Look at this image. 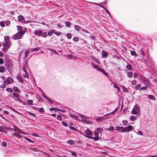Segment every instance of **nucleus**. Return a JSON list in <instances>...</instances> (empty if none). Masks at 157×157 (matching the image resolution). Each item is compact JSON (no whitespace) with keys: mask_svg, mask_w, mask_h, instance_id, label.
I'll list each match as a JSON object with an SVG mask.
<instances>
[{"mask_svg":"<svg viewBox=\"0 0 157 157\" xmlns=\"http://www.w3.org/2000/svg\"><path fill=\"white\" fill-rule=\"evenodd\" d=\"M71 23L69 21H66L65 22V25L67 27H70L71 26Z\"/></svg>","mask_w":157,"mask_h":157,"instance_id":"nucleus-36","label":"nucleus"},{"mask_svg":"<svg viewBox=\"0 0 157 157\" xmlns=\"http://www.w3.org/2000/svg\"><path fill=\"white\" fill-rule=\"evenodd\" d=\"M2 145L4 147H6L7 146V144L6 142L3 141L2 143Z\"/></svg>","mask_w":157,"mask_h":157,"instance_id":"nucleus-64","label":"nucleus"},{"mask_svg":"<svg viewBox=\"0 0 157 157\" xmlns=\"http://www.w3.org/2000/svg\"><path fill=\"white\" fill-rule=\"evenodd\" d=\"M66 111L59 108H56L55 112L60 111L62 112H64Z\"/></svg>","mask_w":157,"mask_h":157,"instance_id":"nucleus-33","label":"nucleus"},{"mask_svg":"<svg viewBox=\"0 0 157 157\" xmlns=\"http://www.w3.org/2000/svg\"><path fill=\"white\" fill-rule=\"evenodd\" d=\"M4 60L2 58H0V64H2L4 63Z\"/></svg>","mask_w":157,"mask_h":157,"instance_id":"nucleus-63","label":"nucleus"},{"mask_svg":"<svg viewBox=\"0 0 157 157\" xmlns=\"http://www.w3.org/2000/svg\"><path fill=\"white\" fill-rule=\"evenodd\" d=\"M13 79L11 77H8L4 81V83L6 84H10L11 83L13 82Z\"/></svg>","mask_w":157,"mask_h":157,"instance_id":"nucleus-3","label":"nucleus"},{"mask_svg":"<svg viewBox=\"0 0 157 157\" xmlns=\"http://www.w3.org/2000/svg\"><path fill=\"white\" fill-rule=\"evenodd\" d=\"M140 78L143 83L147 86L150 87L151 86V84L149 80L145 77L142 75H140Z\"/></svg>","mask_w":157,"mask_h":157,"instance_id":"nucleus-2","label":"nucleus"},{"mask_svg":"<svg viewBox=\"0 0 157 157\" xmlns=\"http://www.w3.org/2000/svg\"><path fill=\"white\" fill-rule=\"evenodd\" d=\"M5 68L4 66H1L0 67V72H4L5 71Z\"/></svg>","mask_w":157,"mask_h":157,"instance_id":"nucleus-23","label":"nucleus"},{"mask_svg":"<svg viewBox=\"0 0 157 157\" xmlns=\"http://www.w3.org/2000/svg\"><path fill=\"white\" fill-rule=\"evenodd\" d=\"M10 128L6 126H0V132H3L5 133H6V132L5 131L7 130L8 129Z\"/></svg>","mask_w":157,"mask_h":157,"instance_id":"nucleus-10","label":"nucleus"},{"mask_svg":"<svg viewBox=\"0 0 157 157\" xmlns=\"http://www.w3.org/2000/svg\"><path fill=\"white\" fill-rule=\"evenodd\" d=\"M0 25L2 27H5V22L4 21H2L0 22Z\"/></svg>","mask_w":157,"mask_h":157,"instance_id":"nucleus-46","label":"nucleus"},{"mask_svg":"<svg viewBox=\"0 0 157 157\" xmlns=\"http://www.w3.org/2000/svg\"><path fill=\"white\" fill-rule=\"evenodd\" d=\"M93 67L94 68L96 69L97 70H98L99 68L95 64H93Z\"/></svg>","mask_w":157,"mask_h":157,"instance_id":"nucleus-59","label":"nucleus"},{"mask_svg":"<svg viewBox=\"0 0 157 157\" xmlns=\"http://www.w3.org/2000/svg\"><path fill=\"white\" fill-rule=\"evenodd\" d=\"M11 44L10 41H6L3 44V45L4 47H7L8 48H10V46Z\"/></svg>","mask_w":157,"mask_h":157,"instance_id":"nucleus-14","label":"nucleus"},{"mask_svg":"<svg viewBox=\"0 0 157 157\" xmlns=\"http://www.w3.org/2000/svg\"><path fill=\"white\" fill-rule=\"evenodd\" d=\"M67 37L68 39H71V38L72 36L70 33H67Z\"/></svg>","mask_w":157,"mask_h":157,"instance_id":"nucleus-48","label":"nucleus"},{"mask_svg":"<svg viewBox=\"0 0 157 157\" xmlns=\"http://www.w3.org/2000/svg\"><path fill=\"white\" fill-rule=\"evenodd\" d=\"M12 95H11V97L13 98H14L13 97H15L16 98H20V95L18 94L15 92H13L12 93Z\"/></svg>","mask_w":157,"mask_h":157,"instance_id":"nucleus-15","label":"nucleus"},{"mask_svg":"<svg viewBox=\"0 0 157 157\" xmlns=\"http://www.w3.org/2000/svg\"><path fill=\"white\" fill-rule=\"evenodd\" d=\"M21 38V37L17 33L13 36V37L12 38L14 40H18L20 39Z\"/></svg>","mask_w":157,"mask_h":157,"instance_id":"nucleus-17","label":"nucleus"},{"mask_svg":"<svg viewBox=\"0 0 157 157\" xmlns=\"http://www.w3.org/2000/svg\"><path fill=\"white\" fill-rule=\"evenodd\" d=\"M29 50H28V49H26L25 50V56H24L25 59L28 56V55L29 54Z\"/></svg>","mask_w":157,"mask_h":157,"instance_id":"nucleus-22","label":"nucleus"},{"mask_svg":"<svg viewBox=\"0 0 157 157\" xmlns=\"http://www.w3.org/2000/svg\"><path fill=\"white\" fill-rule=\"evenodd\" d=\"M67 143L70 145H72L74 144V142L72 140H69L67 141Z\"/></svg>","mask_w":157,"mask_h":157,"instance_id":"nucleus-35","label":"nucleus"},{"mask_svg":"<svg viewBox=\"0 0 157 157\" xmlns=\"http://www.w3.org/2000/svg\"><path fill=\"white\" fill-rule=\"evenodd\" d=\"M6 91L8 92H13V90L12 88H7L6 90Z\"/></svg>","mask_w":157,"mask_h":157,"instance_id":"nucleus-44","label":"nucleus"},{"mask_svg":"<svg viewBox=\"0 0 157 157\" xmlns=\"http://www.w3.org/2000/svg\"><path fill=\"white\" fill-rule=\"evenodd\" d=\"M24 139L28 141L30 143H34V141L31 140L30 139L27 138V137H25L24 138Z\"/></svg>","mask_w":157,"mask_h":157,"instance_id":"nucleus-42","label":"nucleus"},{"mask_svg":"<svg viewBox=\"0 0 157 157\" xmlns=\"http://www.w3.org/2000/svg\"><path fill=\"white\" fill-rule=\"evenodd\" d=\"M25 19V17L21 15H19L18 17V21L21 22Z\"/></svg>","mask_w":157,"mask_h":157,"instance_id":"nucleus-18","label":"nucleus"},{"mask_svg":"<svg viewBox=\"0 0 157 157\" xmlns=\"http://www.w3.org/2000/svg\"><path fill=\"white\" fill-rule=\"evenodd\" d=\"M17 30L19 31H22L23 28L20 26H17Z\"/></svg>","mask_w":157,"mask_h":157,"instance_id":"nucleus-52","label":"nucleus"},{"mask_svg":"<svg viewBox=\"0 0 157 157\" xmlns=\"http://www.w3.org/2000/svg\"><path fill=\"white\" fill-rule=\"evenodd\" d=\"M92 59L94 60V61L98 63H100L99 62V60L98 59L94 56H91Z\"/></svg>","mask_w":157,"mask_h":157,"instance_id":"nucleus-20","label":"nucleus"},{"mask_svg":"<svg viewBox=\"0 0 157 157\" xmlns=\"http://www.w3.org/2000/svg\"><path fill=\"white\" fill-rule=\"evenodd\" d=\"M54 29H52L50 31L48 32V35L49 36H51L53 35V33Z\"/></svg>","mask_w":157,"mask_h":157,"instance_id":"nucleus-28","label":"nucleus"},{"mask_svg":"<svg viewBox=\"0 0 157 157\" xmlns=\"http://www.w3.org/2000/svg\"><path fill=\"white\" fill-rule=\"evenodd\" d=\"M32 107L35 110H38L40 113H44V110L43 107L40 108H37L34 106H33Z\"/></svg>","mask_w":157,"mask_h":157,"instance_id":"nucleus-12","label":"nucleus"},{"mask_svg":"<svg viewBox=\"0 0 157 157\" xmlns=\"http://www.w3.org/2000/svg\"><path fill=\"white\" fill-rule=\"evenodd\" d=\"M85 133L86 134V136H91L93 135V132L90 131V130L88 129L85 131ZM85 135L84 136H85Z\"/></svg>","mask_w":157,"mask_h":157,"instance_id":"nucleus-13","label":"nucleus"},{"mask_svg":"<svg viewBox=\"0 0 157 157\" xmlns=\"http://www.w3.org/2000/svg\"><path fill=\"white\" fill-rule=\"evenodd\" d=\"M98 71H99L101 73H102L104 75H105L106 76H109L108 74L107 73L105 72L104 70L103 69L100 68H99Z\"/></svg>","mask_w":157,"mask_h":157,"instance_id":"nucleus-16","label":"nucleus"},{"mask_svg":"<svg viewBox=\"0 0 157 157\" xmlns=\"http://www.w3.org/2000/svg\"><path fill=\"white\" fill-rule=\"evenodd\" d=\"M140 53H141V55L143 56H144L145 55V53L144 52V50L142 49H141L140 50Z\"/></svg>","mask_w":157,"mask_h":157,"instance_id":"nucleus-50","label":"nucleus"},{"mask_svg":"<svg viewBox=\"0 0 157 157\" xmlns=\"http://www.w3.org/2000/svg\"><path fill=\"white\" fill-rule=\"evenodd\" d=\"M25 33V31H20L19 32H17V33L21 37Z\"/></svg>","mask_w":157,"mask_h":157,"instance_id":"nucleus-26","label":"nucleus"},{"mask_svg":"<svg viewBox=\"0 0 157 157\" xmlns=\"http://www.w3.org/2000/svg\"><path fill=\"white\" fill-rule=\"evenodd\" d=\"M53 32L55 35L57 36H59L61 34H62L60 32L55 31L54 30V32Z\"/></svg>","mask_w":157,"mask_h":157,"instance_id":"nucleus-31","label":"nucleus"},{"mask_svg":"<svg viewBox=\"0 0 157 157\" xmlns=\"http://www.w3.org/2000/svg\"><path fill=\"white\" fill-rule=\"evenodd\" d=\"M131 54L132 56H134L135 57L137 56V55L136 54L135 51H130Z\"/></svg>","mask_w":157,"mask_h":157,"instance_id":"nucleus-25","label":"nucleus"},{"mask_svg":"<svg viewBox=\"0 0 157 157\" xmlns=\"http://www.w3.org/2000/svg\"><path fill=\"white\" fill-rule=\"evenodd\" d=\"M33 101L32 100H29L27 101V103L29 105H34L33 104Z\"/></svg>","mask_w":157,"mask_h":157,"instance_id":"nucleus-30","label":"nucleus"},{"mask_svg":"<svg viewBox=\"0 0 157 157\" xmlns=\"http://www.w3.org/2000/svg\"><path fill=\"white\" fill-rule=\"evenodd\" d=\"M34 33L35 35L38 37L41 36L43 34L42 31L40 30H35L34 31Z\"/></svg>","mask_w":157,"mask_h":157,"instance_id":"nucleus-5","label":"nucleus"},{"mask_svg":"<svg viewBox=\"0 0 157 157\" xmlns=\"http://www.w3.org/2000/svg\"><path fill=\"white\" fill-rule=\"evenodd\" d=\"M82 30L83 31V32H85V33H90V34H91L90 32H89L88 31H87L85 29H82Z\"/></svg>","mask_w":157,"mask_h":157,"instance_id":"nucleus-58","label":"nucleus"},{"mask_svg":"<svg viewBox=\"0 0 157 157\" xmlns=\"http://www.w3.org/2000/svg\"><path fill=\"white\" fill-rule=\"evenodd\" d=\"M17 78L18 80L21 83H23L24 80L22 78V76L20 73L18 74V75L17 76Z\"/></svg>","mask_w":157,"mask_h":157,"instance_id":"nucleus-9","label":"nucleus"},{"mask_svg":"<svg viewBox=\"0 0 157 157\" xmlns=\"http://www.w3.org/2000/svg\"><path fill=\"white\" fill-rule=\"evenodd\" d=\"M13 90L16 92L20 93L21 92V90L16 86H14L13 87Z\"/></svg>","mask_w":157,"mask_h":157,"instance_id":"nucleus-19","label":"nucleus"},{"mask_svg":"<svg viewBox=\"0 0 157 157\" xmlns=\"http://www.w3.org/2000/svg\"><path fill=\"white\" fill-rule=\"evenodd\" d=\"M41 36L43 37L44 38H46L47 36V33L46 32H44L43 33V34L42 35H41Z\"/></svg>","mask_w":157,"mask_h":157,"instance_id":"nucleus-40","label":"nucleus"},{"mask_svg":"<svg viewBox=\"0 0 157 157\" xmlns=\"http://www.w3.org/2000/svg\"><path fill=\"white\" fill-rule=\"evenodd\" d=\"M141 86V85L140 84H138L136 85L135 86V88L136 90H137L139 89Z\"/></svg>","mask_w":157,"mask_h":157,"instance_id":"nucleus-43","label":"nucleus"},{"mask_svg":"<svg viewBox=\"0 0 157 157\" xmlns=\"http://www.w3.org/2000/svg\"><path fill=\"white\" fill-rule=\"evenodd\" d=\"M73 41H74L75 42H77L78 41L79 39H78V38L77 37H74L73 38Z\"/></svg>","mask_w":157,"mask_h":157,"instance_id":"nucleus-49","label":"nucleus"},{"mask_svg":"<svg viewBox=\"0 0 157 157\" xmlns=\"http://www.w3.org/2000/svg\"><path fill=\"white\" fill-rule=\"evenodd\" d=\"M69 115L72 118L76 119L77 118V116L74 114H72L71 113H69Z\"/></svg>","mask_w":157,"mask_h":157,"instance_id":"nucleus-24","label":"nucleus"},{"mask_svg":"<svg viewBox=\"0 0 157 157\" xmlns=\"http://www.w3.org/2000/svg\"><path fill=\"white\" fill-rule=\"evenodd\" d=\"M6 86L5 84H3L0 86V87L2 88H6Z\"/></svg>","mask_w":157,"mask_h":157,"instance_id":"nucleus-61","label":"nucleus"},{"mask_svg":"<svg viewBox=\"0 0 157 157\" xmlns=\"http://www.w3.org/2000/svg\"><path fill=\"white\" fill-rule=\"evenodd\" d=\"M101 55L102 58H106L109 56V53L108 52H107L105 50H102V51Z\"/></svg>","mask_w":157,"mask_h":157,"instance_id":"nucleus-6","label":"nucleus"},{"mask_svg":"<svg viewBox=\"0 0 157 157\" xmlns=\"http://www.w3.org/2000/svg\"><path fill=\"white\" fill-rule=\"evenodd\" d=\"M13 135H15V136H17V137H19L20 138H21V136L19 134H18L17 133H14L13 134Z\"/></svg>","mask_w":157,"mask_h":157,"instance_id":"nucleus-45","label":"nucleus"},{"mask_svg":"<svg viewBox=\"0 0 157 157\" xmlns=\"http://www.w3.org/2000/svg\"><path fill=\"white\" fill-rule=\"evenodd\" d=\"M147 89V86H143L141 88H140L139 90H146Z\"/></svg>","mask_w":157,"mask_h":157,"instance_id":"nucleus-53","label":"nucleus"},{"mask_svg":"<svg viewBox=\"0 0 157 157\" xmlns=\"http://www.w3.org/2000/svg\"><path fill=\"white\" fill-rule=\"evenodd\" d=\"M131 113L133 114H136L137 113L136 110H134L132 109L131 111Z\"/></svg>","mask_w":157,"mask_h":157,"instance_id":"nucleus-62","label":"nucleus"},{"mask_svg":"<svg viewBox=\"0 0 157 157\" xmlns=\"http://www.w3.org/2000/svg\"><path fill=\"white\" fill-rule=\"evenodd\" d=\"M136 119H137V118L133 115L131 116L130 118V120L131 121H134L136 120Z\"/></svg>","mask_w":157,"mask_h":157,"instance_id":"nucleus-29","label":"nucleus"},{"mask_svg":"<svg viewBox=\"0 0 157 157\" xmlns=\"http://www.w3.org/2000/svg\"><path fill=\"white\" fill-rule=\"evenodd\" d=\"M94 134L95 136H99V134L98 132L95 131L94 132Z\"/></svg>","mask_w":157,"mask_h":157,"instance_id":"nucleus-54","label":"nucleus"},{"mask_svg":"<svg viewBox=\"0 0 157 157\" xmlns=\"http://www.w3.org/2000/svg\"><path fill=\"white\" fill-rule=\"evenodd\" d=\"M56 119L59 121H61L62 119L61 116L60 115H58Z\"/></svg>","mask_w":157,"mask_h":157,"instance_id":"nucleus-47","label":"nucleus"},{"mask_svg":"<svg viewBox=\"0 0 157 157\" xmlns=\"http://www.w3.org/2000/svg\"><path fill=\"white\" fill-rule=\"evenodd\" d=\"M97 131L98 132V133H100L103 131V130L101 128H97Z\"/></svg>","mask_w":157,"mask_h":157,"instance_id":"nucleus-34","label":"nucleus"},{"mask_svg":"<svg viewBox=\"0 0 157 157\" xmlns=\"http://www.w3.org/2000/svg\"><path fill=\"white\" fill-rule=\"evenodd\" d=\"M40 50V48L38 47H36L34 48H33L31 50V52L33 51H38Z\"/></svg>","mask_w":157,"mask_h":157,"instance_id":"nucleus-38","label":"nucleus"},{"mask_svg":"<svg viewBox=\"0 0 157 157\" xmlns=\"http://www.w3.org/2000/svg\"><path fill=\"white\" fill-rule=\"evenodd\" d=\"M10 24V21L9 20H7L6 21V25H8Z\"/></svg>","mask_w":157,"mask_h":157,"instance_id":"nucleus-60","label":"nucleus"},{"mask_svg":"<svg viewBox=\"0 0 157 157\" xmlns=\"http://www.w3.org/2000/svg\"><path fill=\"white\" fill-rule=\"evenodd\" d=\"M137 83V82L136 80L135 79H133L131 82V83L133 85H136Z\"/></svg>","mask_w":157,"mask_h":157,"instance_id":"nucleus-51","label":"nucleus"},{"mask_svg":"<svg viewBox=\"0 0 157 157\" xmlns=\"http://www.w3.org/2000/svg\"><path fill=\"white\" fill-rule=\"evenodd\" d=\"M133 128L132 126L131 125H129L127 127H124V130L123 131L126 132H128L131 131Z\"/></svg>","mask_w":157,"mask_h":157,"instance_id":"nucleus-7","label":"nucleus"},{"mask_svg":"<svg viewBox=\"0 0 157 157\" xmlns=\"http://www.w3.org/2000/svg\"><path fill=\"white\" fill-rule=\"evenodd\" d=\"M71 153L72 155L75 156H77V155L76 154V153L75 152L72 151L71 152Z\"/></svg>","mask_w":157,"mask_h":157,"instance_id":"nucleus-56","label":"nucleus"},{"mask_svg":"<svg viewBox=\"0 0 157 157\" xmlns=\"http://www.w3.org/2000/svg\"><path fill=\"white\" fill-rule=\"evenodd\" d=\"M5 66L8 71L10 73L12 72L13 66L11 60L9 58H6L5 60Z\"/></svg>","mask_w":157,"mask_h":157,"instance_id":"nucleus-1","label":"nucleus"},{"mask_svg":"<svg viewBox=\"0 0 157 157\" xmlns=\"http://www.w3.org/2000/svg\"><path fill=\"white\" fill-rule=\"evenodd\" d=\"M62 124L65 127H67L68 126V124L65 122L64 121H62Z\"/></svg>","mask_w":157,"mask_h":157,"instance_id":"nucleus-55","label":"nucleus"},{"mask_svg":"<svg viewBox=\"0 0 157 157\" xmlns=\"http://www.w3.org/2000/svg\"><path fill=\"white\" fill-rule=\"evenodd\" d=\"M74 29H75V30L77 31H79L80 29H81L82 30V28L79 26L76 25H75Z\"/></svg>","mask_w":157,"mask_h":157,"instance_id":"nucleus-21","label":"nucleus"},{"mask_svg":"<svg viewBox=\"0 0 157 157\" xmlns=\"http://www.w3.org/2000/svg\"><path fill=\"white\" fill-rule=\"evenodd\" d=\"M132 75L133 73L131 72H129L127 73V75L128 77L129 78H130L132 77Z\"/></svg>","mask_w":157,"mask_h":157,"instance_id":"nucleus-39","label":"nucleus"},{"mask_svg":"<svg viewBox=\"0 0 157 157\" xmlns=\"http://www.w3.org/2000/svg\"><path fill=\"white\" fill-rule=\"evenodd\" d=\"M126 68L129 70H131L132 68V67L130 64H128L126 66Z\"/></svg>","mask_w":157,"mask_h":157,"instance_id":"nucleus-32","label":"nucleus"},{"mask_svg":"<svg viewBox=\"0 0 157 157\" xmlns=\"http://www.w3.org/2000/svg\"><path fill=\"white\" fill-rule=\"evenodd\" d=\"M22 70L25 73V74H24V77L25 78H29V74L26 70L25 67V66L22 67Z\"/></svg>","mask_w":157,"mask_h":157,"instance_id":"nucleus-11","label":"nucleus"},{"mask_svg":"<svg viewBox=\"0 0 157 157\" xmlns=\"http://www.w3.org/2000/svg\"><path fill=\"white\" fill-rule=\"evenodd\" d=\"M47 100L49 102V103L50 104H53L54 102H53V101L52 100H51L48 98V99L47 98Z\"/></svg>","mask_w":157,"mask_h":157,"instance_id":"nucleus-57","label":"nucleus"},{"mask_svg":"<svg viewBox=\"0 0 157 157\" xmlns=\"http://www.w3.org/2000/svg\"><path fill=\"white\" fill-rule=\"evenodd\" d=\"M116 130L117 131H119V132H125L123 131L125 130L124 127H123V126L116 127Z\"/></svg>","mask_w":157,"mask_h":157,"instance_id":"nucleus-8","label":"nucleus"},{"mask_svg":"<svg viewBox=\"0 0 157 157\" xmlns=\"http://www.w3.org/2000/svg\"><path fill=\"white\" fill-rule=\"evenodd\" d=\"M148 98H150V99L153 100H155L156 99L155 96L152 95H149L148 96Z\"/></svg>","mask_w":157,"mask_h":157,"instance_id":"nucleus-27","label":"nucleus"},{"mask_svg":"<svg viewBox=\"0 0 157 157\" xmlns=\"http://www.w3.org/2000/svg\"><path fill=\"white\" fill-rule=\"evenodd\" d=\"M114 130V128L113 126H111L108 128V130L110 131H113Z\"/></svg>","mask_w":157,"mask_h":157,"instance_id":"nucleus-37","label":"nucleus"},{"mask_svg":"<svg viewBox=\"0 0 157 157\" xmlns=\"http://www.w3.org/2000/svg\"><path fill=\"white\" fill-rule=\"evenodd\" d=\"M5 41H10V37L9 36H5L4 37Z\"/></svg>","mask_w":157,"mask_h":157,"instance_id":"nucleus-41","label":"nucleus"},{"mask_svg":"<svg viewBox=\"0 0 157 157\" xmlns=\"http://www.w3.org/2000/svg\"><path fill=\"white\" fill-rule=\"evenodd\" d=\"M85 137L90 139H93L94 141H96L99 140V136H95L93 137L91 136L85 135Z\"/></svg>","mask_w":157,"mask_h":157,"instance_id":"nucleus-4","label":"nucleus"}]
</instances>
